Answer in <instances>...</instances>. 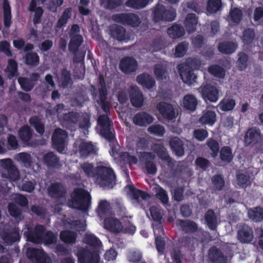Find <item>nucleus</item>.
Segmentation results:
<instances>
[{
  "mask_svg": "<svg viewBox=\"0 0 263 263\" xmlns=\"http://www.w3.org/2000/svg\"><path fill=\"white\" fill-rule=\"evenodd\" d=\"M98 124L100 126V135L109 143L112 152H117L113 145L117 142L116 132L112 121L108 115H100L98 118Z\"/></svg>",
  "mask_w": 263,
  "mask_h": 263,
  "instance_id": "obj_1",
  "label": "nucleus"
},
{
  "mask_svg": "<svg viewBox=\"0 0 263 263\" xmlns=\"http://www.w3.org/2000/svg\"><path fill=\"white\" fill-rule=\"evenodd\" d=\"M91 195L87 190L79 187L73 190L71 202L74 209L87 212L91 206Z\"/></svg>",
  "mask_w": 263,
  "mask_h": 263,
  "instance_id": "obj_2",
  "label": "nucleus"
},
{
  "mask_svg": "<svg viewBox=\"0 0 263 263\" xmlns=\"http://www.w3.org/2000/svg\"><path fill=\"white\" fill-rule=\"evenodd\" d=\"M97 181L100 186L108 189H112L116 184V176L110 167L99 166L97 168Z\"/></svg>",
  "mask_w": 263,
  "mask_h": 263,
  "instance_id": "obj_3",
  "label": "nucleus"
},
{
  "mask_svg": "<svg viewBox=\"0 0 263 263\" xmlns=\"http://www.w3.org/2000/svg\"><path fill=\"white\" fill-rule=\"evenodd\" d=\"M153 20L156 23L161 21L171 22L176 16V10L173 8L167 9L161 4L158 3L153 8Z\"/></svg>",
  "mask_w": 263,
  "mask_h": 263,
  "instance_id": "obj_4",
  "label": "nucleus"
},
{
  "mask_svg": "<svg viewBox=\"0 0 263 263\" xmlns=\"http://www.w3.org/2000/svg\"><path fill=\"white\" fill-rule=\"evenodd\" d=\"M114 22L133 28L139 27L141 23L139 16L133 12L117 13L112 15Z\"/></svg>",
  "mask_w": 263,
  "mask_h": 263,
  "instance_id": "obj_5",
  "label": "nucleus"
},
{
  "mask_svg": "<svg viewBox=\"0 0 263 263\" xmlns=\"http://www.w3.org/2000/svg\"><path fill=\"white\" fill-rule=\"evenodd\" d=\"M76 255L78 263H100V257L98 251H91L86 248H81Z\"/></svg>",
  "mask_w": 263,
  "mask_h": 263,
  "instance_id": "obj_6",
  "label": "nucleus"
},
{
  "mask_svg": "<svg viewBox=\"0 0 263 263\" xmlns=\"http://www.w3.org/2000/svg\"><path fill=\"white\" fill-rule=\"evenodd\" d=\"M68 137L67 132L60 128H56L51 137L53 148L58 152L62 153L65 149Z\"/></svg>",
  "mask_w": 263,
  "mask_h": 263,
  "instance_id": "obj_7",
  "label": "nucleus"
},
{
  "mask_svg": "<svg viewBox=\"0 0 263 263\" xmlns=\"http://www.w3.org/2000/svg\"><path fill=\"white\" fill-rule=\"evenodd\" d=\"M46 229L43 225L37 224L32 229L31 228H28V230L24 232V236L26 237L27 241L36 244L43 243V234H44Z\"/></svg>",
  "mask_w": 263,
  "mask_h": 263,
  "instance_id": "obj_8",
  "label": "nucleus"
},
{
  "mask_svg": "<svg viewBox=\"0 0 263 263\" xmlns=\"http://www.w3.org/2000/svg\"><path fill=\"white\" fill-rule=\"evenodd\" d=\"M26 255L33 263H51V260L43 249L30 247L27 249Z\"/></svg>",
  "mask_w": 263,
  "mask_h": 263,
  "instance_id": "obj_9",
  "label": "nucleus"
},
{
  "mask_svg": "<svg viewBox=\"0 0 263 263\" xmlns=\"http://www.w3.org/2000/svg\"><path fill=\"white\" fill-rule=\"evenodd\" d=\"M200 89L202 97L205 101L215 103L218 100L219 91L215 86L207 83L201 85Z\"/></svg>",
  "mask_w": 263,
  "mask_h": 263,
  "instance_id": "obj_10",
  "label": "nucleus"
},
{
  "mask_svg": "<svg viewBox=\"0 0 263 263\" xmlns=\"http://www.w3.org/2000/svg\"><path fill=\"white\" fill-rule=\"evenodd\" d=\"M138 67L137 61L133 57H126L122 59L119 64V68L125 74H130L136 71Z\"/></svg>",
  "mask_w": 263,
  "mask_h": 263,
  "instance_id": "obj_11",
  "label": "nucleus"
},
{
  "mask_svg": "<svg viewBox=\"0 0 263 263\" xmlns=\"http://www.w3.org/2000/svg\"><path fill=\"white\" fill-rule=\"evenodd\" d=\"M157 108L164 119L172 120L176 118V112L172 104L165 102H161L157 104Z\"/></svg>",
  "mask_w": 263,
  "mask_h": 263,
  "instance_id": "obj_12",
  "label": "nucleus"
},
{
  "mask_svg": "<svg viewBox=\"0 0 263 263\" xmlns=\"http://www.w3.org/2000/svg\"><path fill=\"white\" fill-rule=\"evenodd\" d=\"M176 224L180 230L186 234L194 233L199 229L198 224L191 220L178 219Z\"/></svg>",
  "mask_w": 263,
  "mask_h": 263,
  "instance_id": "obj_13",
  "label": "nucleus"
},
{
  "mask_svg": "<svg viewBox=\"0 0 263 263\" xmlns=\"http://www.w3.org/2000/svg\"><path fill=\"white\" fill-rule=\"evenodd\" d=\"M152 149L161 160L167 163L168 167H172L174 166V163L173 159L171 158L167 149L163 145L154 144L152 147Z\"/></svg>",
  "mask_w": 263,
  "mask_h": 263,
  "instance_id": "obj_14",
  "label": "nucleus"
},
{
  "mask_svg": "<svg viewBox=\"0 0 263 263\" xmlns=\"http://www.w3.org/2000/svg\"><path fill=\"white\" fill-rule=\"evenodd\" d=\"M48 195L52 198L60 199L65 197L67 193L66 187L61 183H52L48 188Z\"/></svg>",
  "mask_w": 263,
  "mask_h": 263,
  "instance_id": "obj_15",
  "label": "nucleus"
},
{
  "mask_svg": "<svg viewBox=\"0 0 263 263\" xmlns=\"http://www.w3.org/2000/svg\"><path fill=\"white\" fill-rule=\"evenodd\" d=\"M263 136L259 129L251 128L249 129L245 136V142L247 145H255L261 142Z\"/></svg>",
  "mask_w": 263,
  "mask_h": 263,
  "instance_id": "obj_16",
  "label": "nucleus"
},
{
  "mask_svg": "<svg viewBox=\"0 0 263 263\" xmlns=\"http://www.w3.org/2000/svg\"><path fill=\"white\" fill-rule=\"evenodd\" d=\"M133 123L140 127H146L154 121L153 117L145 111L137 113L133 117Z\"/></svg>",
  "mask_w": 263,
  "mask_h": 263,
  "instance_id": "obj_17",
  "label": "nucleus"
},
{
  "mask_svg": "<svg viewBox=\"0 0 263 263\" xmlns=\"http://www.w3.org/2000/svg\"><path fill=\"white\" fill-rule=\"evenodd\" d=\"M178 70L180 77L184 83L191 84L195 81L197 76L194 74V70L190 68L187 69L183 64L178 65Z\"/></svg>",
  "mask_w": 263,
  "mask_h": 263,
  "instance_id": "obj_18",
  "label": "nucleus"
},
{
  "mask_svg": "<svg viewBox=\"0 0 263 263\" xmlns=\"http://www.w3.org/2000/svg\"><path fill=\"white\" fill-rule=\"evenodd\" d=\"M253 238V230L248 225H243L237 232V238L241 243H249Z\"/></svg>",
  "mask_w": 263,
  "mask_h": 263,
  "instance_id": "obj_19",
  "label": "nucleus"
},
{
  "mask_svg": "<svg viewBox=\"0 0 263 263\" xmlns=\"http://www.w3.org/2000/svg\"><path fill=\"white\" fill-rule=\"evenodd\" d=\"M208 257L211 263H227V257L216 246L211 247L209 250Z\"/></svg>",
  "mask_w": 263,
  "mask_h": 263,
  "instance_id": "obj_20",
  "label": "nucleus"
},
{
  "mask_svg": "<svg viewBox=\"0 0 263 263\" xmlns=\"http://www.w3.org/2000/svg\"><path fill=\"white\" fill-rule=\"evenodd\" d=\"M105 229L114 233H119L123 231V227L121 222L117 218H106L104 220Z\"/></svg>",
  "mask_w": 263,
  "mask_h": 263,
  "instance_id": "obj_21",
  "label": "nucleus"
},
{
  "mask_svg": "<svg viewBox=\"0 0 263 263\" xmlns=\"http://www.w3.org/2000/svg\"><path fill=\"white\" fill-rule=\"evenodd\" d=\"M28 10L29 12L34 13L32 20L33 24L34 25L40 24L44 13V10L42 7H37L36 0L31 1Z\"/></svg>",
  "mask_w": 263,
  "mask_h": 263,
  "instance_id": "obj_22",
  "label": "nucleus"
},
{
  "mask_svg": "<svg viewBox=\"0 0 263 263\" xmlns=\"http://www.w3.org/2000/svg\"><path fill=\"white\" fill-rule=\"evenodd\" d=\"M238 46V44L236 42L226 41L219 42L217 49L221 53L230 55L235 52Z\"/></svg>",
  "mask_w": 263,
  "mask_h": 263,
  "instance_id": "obj_23",
  "label": "nucleus"
},
{
  "mask_svg": "<svg viewBox=\"0 0 263 263\" xmlns=\"http://www.w3.org/2000/svg\"><path fill=\"white\" fill-rule=\"evenodd\" d=\"M130 100L132 105L136 108H140L143 105V95L138 88L132 89Z\"/></svg>",
  "mask_w": 263,
  "mask_h": 263,
  "instance_id": "obj_24",
  "label": "nucleus"
},
{
  "mask_svg": "<svg viewBox=\"0 0 263 263\" xmlns=\"http://www.w3.org/2000/svg\"><path fill=\"white\" fill-rule=\"evenodd\" d=\"M171 149L178 157H181L184 154V144L182 140L177 137L172 138L170 140Z\"/></svg>",
  "mask_w": 263,
  "mask_h": 263,
  "instance_id": "obj_25",
  "label": "nucleus"
},
{
  "mask_svg": "<svg viewBox=\"0 0 263 263\" xmlns=\"http://www.w3.org/2000/svg\"><path fill=\"white\" fill-rule=\"evenodd\" d=\"M79 117V113L69 111L68 113L63 114V122L65 126L68 128L74 127L78 122Z\"/></svg>",
  "mask_w": 263,
  "mask_h": 263,
  "instance_id": "obj_26",
  "label": "nucleus"
},
{
  "mask_svg": "<svg viewBox=\"0 0 263 263\" xmlns=\"http://www.w3.org/2000/svg\"><path fill=\"white\" fill-rule=\"evenodd\" d=\"M197 104V98L193 95L187 94L184 96L182 100V106L185 109L193 111L196 109Z\"/></svg>",
  "mask_w": 263,
  "mask_h": 263,
  "instance_id": "obj_27",
  "label": "nucleus"
},
{
  "mask_svg": "<svg viewBox=\"0 0 263 263\" xmlns=\"http://www.w3.org/2000/svg\"><path fill=\"white\" fill-rule=\"evenodd\" d=\"M198 17L194 13H189L184 21V26L189 33L194 32L196 30Z\"/></svg>",
  "mask_w": 263,
  "mask_h": 263,
  "instance_id": "obj_28",
  "label": "nucleus"
},
{
  "mask_svg": "<svg viewBox=\"0 0 263 263\" xmlns=\"http://www.w3.org/2000/svg\"><path fill=\"white\" fill-rule=\"evenodd\" d=\"M111 37L119 41H123L125 39V29L121 26L114 25L110 27Z\"/></svg>",
  "mask_w": 263,
  "mask_h": 263,
  "instance_id": "obj_29",
  "label": "nucleus"
},
{
  "mask_svg": "<svg viewBox=\"0 0 263 263\" xmlns=\"http://www.w3.org/2000/svg\"><path fill=\"white\" fill-rule=\"evenodd\" d=\"M33 131L28 125L23 126L18 131V137L25 145L30 144V140L32 137Z\"/></svg>",
  "mask_w": 263,
  "mask_h": 263,
  "instance_id": "obj_30",
  "label": "nucleus"
},
{
  "mask_svg": "<svg viewBox=\"0 0 263 263\" xmlns=\"http://www.w3.org/2000/svg\"><path fill=\"white\" fill-rule=\"evenodd\" d=\"M4 25L6 28L10 27L12 24V15L8 0H4L3 4Z\"/></svg>",
  "mask_w": 263,
  "mask_h": 263,
  "instance_id": "obj_31",
  "label": "nucleus"
},
{
  "mask_svg": "<svg viewBox=\"0 0 263 263\" xmlns=\"http://www.w3.org/2000/svg\"><path fill=\"white\" fill-rule=\"evenodd\" d=\"M138 84L148 89L153 88L155 85V80L149 74L143 73L137 77Z\"/></svg>",
  "mask_w": 263,
  "mask_h": 263,
  "instance_id": "obj_32",
  "label": "nucleus"
},
{
  "mask_svg": "<svg viewBox=\"0 0 263 263\" xmlns=\"http://www.w3.org/2000/svg\"><path fill=\"white\" fill-rule=\"evenodd\" d=\"M77 236V233L68 230L61 231L60 233V239L66 244L74 243L76 242Z\"/></svg>",
  "mask_w": 263,
  "mask_h": 263,
  "instance_id": "obj_33",
  "label": "nucleus"
},
{
  "mask_svg": "<svg viewBox=\"0 0 263 263\" xmlns=\"http://www.w3.org/2000/svg\"><path fill=\"white\" fill-rule=\"evenodd\" d=\"M83 41V38L82 35L70 36V41L68 44L69 51L72 53L78 52Z\"/></svg>",
  "mask_w": 263,
  "mask_h": 263,
  "instance_id": "obj_34",
  "label": "nucleus"
},
{
  "mask_svg": "<svg viewBox=\"0 0 263 263\" xmlns=\"http://www.w3.org/2000/svg\"><path fill=\"white\" fill-rule=\"evenodd\" d=\"M167 33L170 37L175 39L183 36L185 34V30L181 25L174 24L168 28Z\"/></svg>",
  "mask_w": 263,
  "mask_h": 263,
  "instance_id": "obj_35",
  "label": "nucleus"
},
{
  "mask_svg": "<svg viewBox=\"0 0 263 263\" xmlns=\"http://www.w3.org/2000/svg\"><path fill=\"white\" fill-rule=\"evenodd\" d=\"M199 121L202 124L212 126L216 121V114L214 111L206 110L203 112Z\"/></svg>",
  "mask_w": 263,
  "mask_h": 263,
  "instance_id": "obj_36",
  "label": "nucleus"
},
{
  "mask_svg": "<svg viewBox=\"0 0 263 263\" xmlns=\"http://www.w3.org/2000/svg\"><path fill=\"white\" fill-rule=\"evenodd\" d=\"M30 125L33 127L36 132L41 135H43L45 132V125L42 122V119L37 116H34L30 118L29 120Z\"/></svg>",
  "mask_w": 263,
  "mask_h": 263,
  "instance_id": "obj_37",
  "label": "nucleus"
},
{
  "mask_svg": "<svg viewBox=\"0 0 263 263\" xmlns=\"http://www.w3.org/2000/svg\"><path fill=\"white\" fill-rule=\"evenodd\" d=\"M128 187L129 193L133 199L138 200L141 198L143 200H146L149 196L147 192L137 189L134 185H129Z\"/></svg>",
  "mask_w": 263,
  "mask_h": 263,
  "instance_id": "obj_38",
  "label": "nucleus"
},
{
  "mask_svg": "<svg viewBox=\"0 0 263 263\" xmlns=\"http://www.w3.org/2000/svg\"><path fill=\"white\" fill-rule=\"evenodd\" d=\"M205 221L211 230H216L217 223L215 214L213 210L209 209L205 214Z\"/></svg>",
  "mask_w": 263,
  "mask_h": 263,
  "instance_id": "obj_39",
  "label": "nucleus"
},
{
  "mask_svg": "<svg viewBox=\"0 0 263 263\" xmlns=\"http://www.w3.org/2000/svg\"><path fill=\"white\" fill-rule=\"evenodd\" d=\"M149 4L148 0H127L124 5L133 9L140 10L144 8Z\"/></svg>",
  "mask_w": 263,
  "mask_h": 263,
  "instance_id": "obj_40",
  "label": "nucleus"
},
{
  "mask_svg": "<svg viewBox=\"0 0 263 263\" xmlns=\"http://www.w3.org/2000/svg\"><path fill=\"white\" fill-rule=\"evenodd\" d=\"M79 151L82 157H86L95 153V146L91 142H82L79 145Z\"/></svg>",
  "mask_w": 263,
  "mask_h": 263,
  "instance_id": "obj_41",
  "label": "nucleus"
},
{
  "mask_svg": "<svg viewBox=\"0 0 263 263\" xmlns=\"http://www.w3.org/2000/svg\"><path fill=\"white\" fill-rule=\"evenodd\" d=\"M219 152L220 159L222 162L229 163L232 161L233 155L232 148L230 146H223Z\"/></svg>",
  "mask_w": 263,
  "mask_h": 263,
  "instance_id": "obj_42",
  "label": "nucleus"
},
{
  "mask_svg": "<svg viewBox=\"0 0 263 263\" xmlns=\"http://www.w3.org/2000/svg\"><path fill=\"white\" fill-rule=\"evenodd\" d=\"M44 163L48 167H55L59 164V158L52 152L44 155L43 157Z\"/></svg>",
  "mask_w": 263,
  "mask_h": 263,
  "instance_id": "obj_43",
  "label": "nucleus"
},
{
  "mask_svg": "<svg viewBox=\"0 0 263 263\" xmlns=\"http://www.w3.org/2000/svg\"><path fill=\"white\" fill-rule=\"evenodd\" d=\"M72 9L68 7L64 9L61 16L60 17L57 23V27L61 28L68 22V20L72 16Z\"/></svg>",
  "mask_w": 263,
  "mask_h": 263,
  "instance_id": "obj_44",
  "label": "nucleus"
},
{
  "mask_svg": "<svg viewBox=\"0 0 263 263\" xmlns=\"http://www.w3.org/2000/svg\"><path fill=\"white\" fill-rule=\"evenodd\" d=\"M250 219L255 222L261 221L263 219V208L257 206L248 211Z\"/></svg>",
  "mask_w": 263,
  "mask_h": 263,
  "instance_id": "obj_45",
  "label": "nucleus"
},
{
  "mask_svg": "<svg viewBox=\"0 0 263 263\" xmlns=\"http://www.w3.org/2000/svg\"><path fill=\"white\" fill-rule=\"evenodd\" d=\"M255 38L254 30L252 28H247L243 31L242 40L245 45H250L252 44Z\"/></svg>",
  "mask_w": 263,
  "mask_h": 263,
  "instance_id": "obj_46",
  "label": "nucleus"
},
{
  "mask_svg": "<svg viewBox=\"0 0 263 263\" xmlns=\"http://www.w3.org/2000/svg\"><path fill=\"white\" fill-rule=\"evenodd\" d=\"M5 71L9 73V78L17 76L18 73V64L17 62L12 59H8V64Z\"/></svg>",
  "mask_w": 263,
  "mask_h": 263,
  "instance_id": "obj_47",
  "label": "nucleus"
},
{
  "mask_svg": "<svg viewBox=\"0 0 263 263\" xmlns=\"http://www.w3.org/2000/svg\"><path fill=\"white\" fill-rule=\"evenodd\" d=\"M84 239L86 244L95 249H99L102 246L101 240L93 234H86Z\"/></svg>",
  "mask_w": 263,
  "mask_h": 263,
  "instance_id": "obj_48",
  "label": "nucleus"
},
{
  "mask_svg": "<svg viewBox=\"0 0 263 263\" xmlns=\"http://www.w3.org/2000/svg\"><path fill=\"white\" fill-rule=\"evenodd\" d=\"M24 59L25 64L29 66H36L40 62V57L35 52L27 53Z\"/></svg>",
  "mask_w": 263,
  "mask_h": 263,
  "instance_id": "obj_49",
  "label": "nucleus"
},
{
  "mask_svg": "<svg viewBox=\"0 0 263 263\" xmlns=\"http://www.w3.org/2000/svg\"><path fill=\"white\" fill-rule=\"evenodd\" d=\"M236 105L235 101L233 99L224 98L219 103V108L223 111L232 110Z\"/></svg>",
  "mask_w": 263,
  "mask_h": 263,
  "instance_id": "obj_50",
  "label": "nucleus"
},
{
  "mask_svg": "<svg viewBox=\"0 0 263 263\" xmlns=\"http://www.w3.org/2000/svg\"><path fill=\"white\" fill-rule=\"evenodd\" d=\"M17 81L21 88L26 92L30 91L35 85V83L33 82L30 79L26 77H19Z\"/></svg>",
  "mask_w": 263,
  "mask_h": 263,
  "instance_id": "obj_51",
  "label": "nucleus"
},
{
  "mask_svg": "<svg viewBox=\"0 0 263 263\" xmlns=\"http://www.w3.org/2000/svg\"><path fill=\"white\" fill-rule=\"evenodd\" d=\"M189 44L186 41H183L178 44L175 47L174 55L176 58H182L186 54Z\"/></svg>",
  "mask_w": 263,
  "mask_h": 263,
  "instance_id": "obj_52",
  "label": "nucleus"
},
{
  "mask_svg": "<svg viewBox=\"0 0 263 263\" xmlns=\"http://www.w3.org/2000/svg\"><path fill=\"white\" fill-rule=\"evenodd\" d=\"M154 74L158 80L166 79L167 74V69L161 64H156L154 66Z\"/></svg>",
  "mask_w": 263,
  "mask_h": 263,
  "instance_id": "obj_53",
  "label": "nucleus"
},
{
  "mask_svg": "<svg viewBox=\"0 0 263 263\" xmlns=\"http://www.w3.org/2000/svg\"><path fill=\"white\" fill-rule=\"evenodd\" d=\"M209 72L212 75L218 78H223L225 76L224 69L218 65H212L208 68Z\"/></svg>",
  "mask_w": 263,
  "mask_h": 263,
  "instance_id": "obj_54",
  "label": "nucleus"
},
{
  "mask_svg": "<svg viewBox=\"0 0 263 263\" xmlns=\"http://www.w3.org/2000/svg\"><path fill=\"white\" fill-rule=\"evenodd\" d=\"M238 60L237 61V67L238 69L242 71L246 69L248 66V56L243 52H240L238 53Z\"/></svg>",
  "mask_w": 263,
  "mask_h": 263,
  "instance_id": "obj_55",
  "label": "nucleus"
},
{
  "mask_svg": "<svg viewBox=\"0 0 263 263\" xmlns=\"http://www.w3.org/2000/svg\"><path fill=\"white\" fill-rule=\"evenodd\" d=\"M110 209V203L107 201L101 200L97 207V212L100 217L104 216L109 213Z\"/></svg>",
  "mask_w": 263,
  "mask_h": 263,
  "instance_id": "obj_56",
  "label": "nucleus"
},
{
  "mask_svg": "<svg viewBox=\"0 0 263 263\" xmlns=\"http://www.w3.org/2000/svg\"><path fill=\"white\" fill-rule=\"evenodd\" d=\"M236 178L237 184L240 187L246 188L251 185L250 176L249 175L239 173L236 175Z\"/></svg>",
  "mask_w": 263,
  "mask_h": 263,
  "instance_id": "obj_57",
  "label": "nucleus"
},
{
  "mask_svg": "<svg viewBox=\"0 0 263 263\" xmlns=\"http://www.w3.org/2000/svg\"><path fill=\"white\" fill-rule=\"evenodd\" d=\"M107 99V95H99V99L97 100V102L105 113V115L108 116L110 114V105Z\"/></svg>",
  "mask_w": 263,
  "mask_h": 263,
  "instance_id": "obj_58",
  "label": "nucleus"
},
{
  "mask_svg": "<svg viewBox=\"0 0 263 263\" xmlns=\"http://www.w3.org/2000/svg\"><path fill=\"white\" fill-rule=\"evenodd\" d=\"M3 239L5 242L8 243H14L20 239V236L18 232L14 230L10 232H6L4 234Z\"/></svg>",
  "mask_w": 263,
  "mask_h": 263,
  "instance_id": "obj_59",
  "label": "nucleus"
},
{
  "mask_svg": "<svg viewBox=\"0 0 263 263\" xmlns=\"http://www.w3.org/2000/svg\"><path fill=\"white\" fill-rule=\"evenodd\" d=\"M206 144L211 151L212 156L213 157H216L219 151V144L218 142L215 139L210 138L207 140Z\"/></svg>",
  "mask_w": 263,
  "mask_h": 263,
  "instance_id": "obj_60",
  "label": "nucleus"
},
{
  "mask_svg": "<svg viewBox=\"0 0 263 263\" xmlns=\"http://www.w3.org/2000/svg\"><path fill=\"white\" fill-rule=\"evenodd\" d=\"M221 6V0H208L207 11L210 13H215L220 9Z\"/></svg>",
  "mask_w": 263,
  "mask_h": 263,
  "instance_id": "obj_61",
  "label": "nucleus"
},
{
  "mask_svg": "<svg viewBox=\"0 0 263 263\" xmlns=\"http://www.w3.org/2000/svg\"><path fill=\"white\" fill-rule=\"evenodd\" d=\"M57 234L51 231H48L43 234V243L45 245L54 244L57 241Z\"/></svg>",
  "mask_w": 263,
  "mask_h": 263,
  "instance_id": "obj_62",
  "label": "nucleus"
},
{
  "mask_svg": "<svg viewBox=\"0 0 263 263\" xmlns=\"http://www.w3.org/2000/svg\"><path fill=\"white\" fill-rule=\"evenodd\" d=\"M212 182L216 191H221L224 186V180L220 175H215L212 178Z\"/></svg>",
  "mask_w": 263,
  "mask_h": 263,
  "instance_id": "obj_63",
  "label": "nucleus"
},
{
  "mask_svg": "<svg viewBox=\"0 0 263 263\" xmlns=\"http://www.w3.org/2000/svg\"><path fill=\"white\" fill-rule=\"evenodd\" d=\"M178 242L182 247L192 250L194 247V240L192 237L189 236H183L179 239Z\"/></svg>",
  "mask_w": 263,
  "mask_h": 263,
  "instance_id": "obj_64",
  "label": "nucleus"
}]
</instances>
